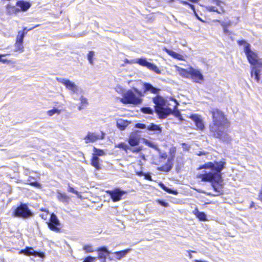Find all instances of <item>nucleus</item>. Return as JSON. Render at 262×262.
<instances>
[{"label": "nucleus", "mask_w": 262, "mask_h": 262, "mask_svg": "<svg viewBox=\"0 0 262 262\" xmlns=\"http://www.w3.org/2000/svg\"><path fill=\"white\" fill-rule=\"evenodd\" d=\"M211 113L213 121L209 125V129L212 136L224 142H229L230 137L226 132L229 126L227 119L219 110H213Z\"/></svg>", "instance_id": "obj_1"}, {"label": "nucleus", "mask_w": 262, "mask_h": 262, "mask_svg": "<svg viewBox=\"0 0 262 262\" xmlns=\"http://www.w3.org/2000/svg\"><path fill=\"white\" fill-rule=\"evenodd\" d=\"M225 160H222L219 162L214 161L213 163L208 162L200 168V169L209 168L212 170L211 172L209 171L200 174L199 178L204 182H214V183L212 184V187L217 193H220L222 190L221 187L218 183L222 179L221 172L225 167Z\"/></svg>", "instance_id": "obj_2"}, {"label": "nucleus", "mask_w": 262, "mask_h": 262, "mask_svg": "<svg viewBox=\"0 0 262 262\" xmlns=\"http://www.w3.org/2000/svg\"><path fill=\"white\" fill-rule=\"evenodd\" d=\"M152 100L155 104V112L158 115L159 118H165L172 113L171 108L165 107L166 100L162 97L158 95L153 98Z\"/></svg>", "instance_id": "obj_3"}, {"label": "nucleus", "mask_w": 262, "mask_h": 262, "mask_svg": "<svg viewBox=\"0 0 262 262\" xmlns=\"http://www.w3.org/2000/svg\"><path fill=\"white\" fill-rule=\"evenodd\" d=\"M40 216L45 220H48L47 223L51 230L56 232L60 231L61 224L55 214H41Z\"/></svg>", "instance_id": "obj_4"}, {"label": "nucleus", "mask_w": 262, "mask_h": 262, "mask_svg": "<svg viewBox=\"0 0 262 262\" xmlns=\"http://www.w3.org/2000/svg\"><path fill=\"white\" fill-rule=\"evenodd\" d=\"M120 101L123 104L137 105L141 103L142 99L137 97L132 90H128L123 93Z\"/></svg>", "instance_id": "obj_5"}, {"label": "nucleus", "mask_w": 262, "mask_h": 262, "mask_svg": "<svg viewBox=\"0 0 262 262\" xmlns=\"http://www.w3.org/2000/svg\"><path fill=\"white\" fill-rule=\"evenodd\" d=\"M57 81L64 85L67 89L71 91V94L74 99H77L74 96V94H78L81 89L73 82L65 78H57Z\"/></svg>", "instance_id": "obj_6"}, {"label": "nucleus", "mask_w": 262, "mask_h": 262, "mask_svg": "<svg viewBox=\"0 0 262 262\" xmlns=\"http://www.w3.org/2000/svg\"><path fill=\"white\" fill-rule=\"evenodd\" d=\"M244 52L250 63L253 67H256L258 64L257 56L255 53L251 50L250 44H246V47L244 48Z\"/></svg>", "instance_id": "obj_7"}, {"label": "nucleus", "mask_w": 262, "mask_h": 262, "mask_svg": "<svg viewBox=\"0 0 262 262\" xmlns=\"http://www.w3.org/2000/svg\"><path fill=\"white\" fill-rule=\"evenodd\" d=\"M136 63L140 65L147 68L149 70L155 72L158 74L161 73V71L155 64L148 62L146 58H141L137 59Z\"/></svg>", "instance_id": "obj_8"}, {"label": "nucleus", "mask_w": 262, "mask_h": 262, "mask_svg": "<svg viewBox=\"0 0 262 262\" xmlns=\"http://www.w3.org/2000/svg\"><path fill=\"white\" fill-rule=\"evenodd\" d=\"M106 192L111 196L113 202L120 201L123 195L126 193L125 191L121 190L119 188H116L113 190H107Z\"/></svg>", "instance_id": "obj_9"}, {"label": "nucleus", "mask_w": 262, "mask_h": 262, "mask_svg": "<svg viewBox=\"0 0 262 262\" xmlns=\"http://www.w3.org/2000/svg\"><path fill=\"white\" fill-rule=\"evenodd\" d=\"M19 254H23L27 256L33 255L35 257H39L43 258L45 254L43 252L35 251L32 247H27L25 249L21 250Z\"/></svg>", "instance_id": "obj_10"}, {"label": "nucleus", "mask_w": 262, "mask_h": 262, "mask_svg": "<svg viewBox=\"0 0 262 262\" xmlns=\"http://www.w3.org/2000/svg\"><path fill=\"white\" fill-rule=\"evenodd\" d=\"M102 135L100 136L95 133L88 132L87 135L84 138L85 143L94 142L98 140L103 139L104 138V134L101 132Z\"/></svg>", "instance_id": "obj_11"}, {"label": "nucleus", "mask_w": 262, "mask_h": 262, "mask_svg": "<svg viewBox=\"0 0 262 262\" xmlns=\"http://www.w3.org/2000/svg\"><path fill=\"white\" fill-rule=\"evenodd\" d=\"M189 74L191 78L195 82H200V81L204 79L203 75L198 70L191 68L189 69Z\"/></svg>", "instance_id": "obj_12"}, {"label": "nucleus", "mask_w": 262, "mask_h": 262, "mask_svg": "<svg viewBox=\"0 0 262 262\" xmlns=\"http://www.w3.org/2000/svg\"><path fill=\"white\" fill-rule=\"evenodd\" d=\"M190 118L194 122L195 126L198 129L202 130L204 129V123L200 115L193 114L190 116Z\"/></svg>", "instance_id": "obj_13"}, {"label": "nucleus", "mask_w": 262, "mask_h": 262, "mask_svg": "<svg viewBox=\"0 0 262 262\" xmlns=\"http://www.w3.org/2000/svg\"><path fill=\"white\" fill-rule=\"evenodd\" d=\"M140 137L137 133H133L128 139V143L131 146L138 145L140 142Z\"/></svg>", "instance_id": "obj_14"}, {"label": "nucleus", "mask_w": 262, "mask_h": 262, "mask_svg": "<svg viewBox=\"0 0 262 262\" xmlns=\"http://www.w3.org/2000/svg\"><path fill=\"white\" fill-rule=\"evenodd\" d=\"M97 251L98 252V258H106L111 252L108 250L106 247H101L99 248Z\"/></svg>", "instance_id": "obj_15"}, {"label": "nucleus", "mask_w": 262, "mask_h": 262, "mask_svg": "<svg viewBox=\"0 0 262 262\" xmlns=\"http://www.w3.org/2000/svg\"><path fill=\"white\" fill-rule=\"evenodd\" d=\"M143 85L144 93L149 91L153 94H158L160 90L159 89L153 86L152 85L149 83H144Z\"/></svg>", "instance_id": "obj_16"}, {"label": "nucleus", "mask_w": 262, "mask_h": 262, "mask_svg": "<svg viewBox=\"0 0 262 262\" xmlns=\"http://www.w3.org/2000/svg\"><path fill=\"white\" fill-rule=\"evenodd\" d=\"M13 213H32L29 209L28 206L26 204L21 203L17 207L13 212Z\"/></svg>", "instance_id": "obj_17"}, {"label": "nucleus", "mask_w": 262, "mask_h": 262, "mask_svg": "<svg viewBox=\"0 0 262 262\" xmlns=\"http://www.w3.org/2000/svg\"><path fill=\"white\" fill-rule=\"evenodd\" d=\"M57 199L64 204H68L70 201V198L65 193L57 192Z\"/></svg>", "instance_id": "obj_18"}, {"label": "nucleus", "mask_w": 262, "mask_h": 262, "mask_svg": "<svg viewBox=\"0 0 262 262\" xmlns=\"http://www.w3.org/2000/svg\"><path fill=\"white\" fill-rule=\"evenodd\" d=\"M16 5L20 7V11H26L31 7V4L29 2L24 1H19L16 3Z\"/></svg>", "instance_id": "obj_19"}, {"label": "nucleus", "mask_w": 262, "mask_h": 262, "mask_svg": "<svg viewBox=\"0 0 262 262\" xmlns=\"http://www.w3.org/2000/svg\"><path fill=\"white\" fill-rule=\"evenodd\" d=\"M130 251V249H127L122 251L115 252L112 254L115 255L116 259L120 260L124 257Z\"/></svg>", "instance_id": "obj_20"}, {"label": "nucleus", "mask_w": 262, "mask_h": 262, "mask_svg": "<svg viewBox=\"0 0 262 262\" xmlns=\"http://www.w3.org/2000/svg\"><path fill=\"white\" fill-rule=\"evenodd\" d=\"M164 51H165L168 55L176 59H178L180 60L183 59V56L182 55L179 54L171 50L165 48L164 49Z\"/></svg>", "instance_id": "obj_21"}, {"label": "nucleus", "mask_w": 262, "mask_h": 262, "mask_svg": "<svg viewBox=\"0 0 262 262\" xmlns=\"http://www.w3.org/2000/svg\"><path fill=\"white\" fill-rule=\"evenodd\" d=\"M129 123L127 121L120 119L117 120L116 125L119 129L123 130L128 125Z\"/></svg>", "instance_id": "obj_22"}, {"label": "nucleus", "mask_w": 262, "mask_h": 262, "mask_svg": "<svg viewBox=\"0 0 262 262\" xmlns=\"http://www.w3.org/2000/svg\"><path fill=\"white\" fill-rule=\"evenodd\" d=\"M7 13L8 14H17L20 12V9L15 6H12L10 4L7 5L6 7Z\"/></svg>", "instance_id": "obj_23"}, {"label": "nucleus", "mask_w": 262, "mask_h": 262, "mask_svg": "<svg viewBox=\"0 0 262 262\" xmlns=\"http://www.w3.org/2000/svg\"><path fill=\"white\" fill-rule=\"evenodd\" d=\"M147 129L150 131H154L157 134H160L162 132V128L160 126L151 123L147 127Z\"/></svg>", "instance_id": "obj_24"}, {"label": "nucleus", "mask_w": 262, "mask_h": 262, "mask_svg": "<svg viewBox=\"0 0 262 262\" xmlns=\"http://www.w3.org/2000/svg\"><path fill=\"white\" fill-rule=\"evenodd\" d=\"M100 159L96 155H94L92 159L91 164L94 166L97 170L101 169V167L99 164Z\"/></svg>", "instance_id": "obj_25"}, {"label": "nucleus", "mask_w": 262, "mask_h": 262, "mask_svg": "<svg viewBox=\"0 0 262 262\" xmlns=\"http://www.w3.org/2000/svg\"><path fill=\"white\" fill-rule=\"evenodd\" d=\"M254 75L255 79L258 82L260 80V70L256 69V67H252L251 71V76Z\"/></svg>", "instance_id": "obj_26"}, {"label": "nucleus", "mask_w": 262, "mask_h": 262, "mask_svg": "<svg viewBox=\"0 0 262 262\" xmlns=\"http://www.w3.org/2000/svg\"><path fill=\"white\" fill-rule=\"evenodd\" d=\"M33 214H12V216L13 217H18L25 220L32 216Z\"/></svg>", "instance_id": "obj_27"}, {"label": "nucleus", "mask_w": 262, "mask_h": 262, "mask_svg": "<svg viewBox=\"0 0 262 262\" xmlns=\"http://www.w3.org/2000/svg\"><path fill=\"white\" fill-rule=\"evenodd\" d=\"M172 165L171 164H168L166 163L163 166L159 168V170L163 171L168 172L172 168Z\"/></svg>", "instance_id": "obj_28"}, {"label": "nucleus", "mask_w": 262, "mask_h": 262, "mask_svg": "<svg viewBox=\"0 0 262 262\" xmlns=\"http://www.w3.org/2000/svg\"><path fill=\"white\" fill-rule=\"evenodd\" d=\"M144 143L146 145L148 146L149 147H151L157 151H160V149L159 148L157 145L155 144L154 142H151L149 140H146L144 141Z\"/></svg>", "instance_id": "obj_29"}, {"label": "nucleus", "mask_w": 262, "mask_h": 262, "mask_svg": "<svg viewBox=\"0 0 262 262\" xmlns=\"http://www.w3.org/2000/svg\"><path fill=\"white\" fill-rule=\"evenodd\" d=\"M178 71L180 74L183 77L188 78L190 76L189 70L187 71L186 70H185L184 69L179 68Z\"/></svg>", "instance_id": "obj_30"}, {"label": "nucleus", "mask_w": 262, "mask_h": 262, "mask_svg": "<svg viewBox=\"0 0 262 262\" xmlns=\"http://www.w3.org/2000/svg\"><path fill=\"white\" fill-rule=\"evenodd\" d=\"M115 147L116 148H121V149L124 150L126 152H127L128 148H129V146L123 142L120 143L118 144H115Z\"/></svg>", "instance_id": "obj_31"}, {"label": "nucleus", "mask_w": 262, "mask_h": 262, "mask_svg": "<svg viewBox=\"0 0 262 262\" xmlns=\"http://www.w3.org/2000/svg\"><path fill=\"white\" fill-rule=\"evenodd\" d=\"M23 42L16 41L15 43V51H20L23 52L24 51V47L23 45Z\"/></svg>", "instance_id": "obj_32"}, {"label": "nucleus", "mask_w": 262, "mask_h": 262, "mask_svg": "<svg viewBox=\"0 0 262 262\" xmlns=\"http://www.w3.org/2000/svg\"><path fill=\"white\" fill-rule=\"evenodd\" d=\"M174 102L175 103V105L173 107V109L172 110V114H174L175 116L179 117L180 116V112L177 110V106L178 105V103L176 101V100H174Z\"/></svg>", "instance_id": "obj_33"}, {"label": "nucleus", "mask_w": 262, "mask_h": 262, "mask_svg": "<svg viewBox=\"0 0 262 262\" xmlns=\"http://www.w3.org/2000/svg\"><path fill=\"white\" fill-rule=\"evenodd\" d=\"M95 55V52L93 51H89L88 54V59L91 64H93V57Z\"/></svg>", "instance_id": "obj_34"}, {"label": "nucleus", "mask_w": 262, "mask_h": 262, "mask_svg": "<svg viewBox=\"0 0 262 262\" xmlns=\"http://www.w3.org/2000/svg\"><path fill=\"white\" fill-rule=\"evenodd\" d=\"M60 113V111L55 107L47 112V114L49 116H52L55 114H59Z\"/></svg>", "instance_id": "obj_35"}, {"label": "nucleus", "mask_w": 262, "mask_h": 262, "mask_svg": "<svg viewBox=\"0 0 262 262\" xmlns=\"http://www.w3.org/2000/svg\"><path fill=\"white\" fill-rule=\"evenodd\" d=\"M33 179L32 177H29L27 180L28 184H29L31 186H35L36 187H39L40 186V184L37 182H32L31 180Z\"/></svg>", "instance_id": "obj_36"}, {"label": "nucleus", "mask_w": 262, "mask_h": 262, "mask_svg": "<svg viewBox=\"0 0 262 262\" xmlns=\"http://www.w3.org/2000/svg\"><path fill=\"white\" fill-rule=\"evenodd\" d=\"M196 217L201 221H207L206 214H194Z\"/></svg>", "instance_id": "obj_37"}, {"label": "nucleus", "mask_w": 262, "mask_h": 262, "mask_svg": "<svg viewBox=\"0 0 262 262\" xmlns=\"http://www.w3.org/2000/svg\"><path fill=\"white\" fill-rule=\"evenodd\" d=\"M160 187L161 188H162L164 190H165V191L169 193H173L174 194V191L172 190L171 189L167 187L164 184L161 183L160 184H159Z\"/></svg>", "instance_id": "obj_38"}, {"label": "nucleus", "mask_w": 262, "mask_h": 262, "mask_svg": "<svg viewBox=\"0 0 262 262\" xmlns=\"http://www.w3.org/2000/svg\"><path fill=\"white\" fill-rule=\"evenodd\" d=\"M141 111L144 114H152L153 110L150 107H144L141 108Z\"/></svg>", "instance_id": "obj_39"}, {"label": "nucleus", "mask_w": 262, "mask_h": 262, "mask_svg": "<svg viewBox=\"0 0 262 262\" xmlns=\"http://www.w3.org/2000/svg\"><path fill=\"white\" fill-rule=\"evenodd\" d=\"M68 191L75 194L78 198H80L81 197V194L77 191L75 190L74 188L69 185Z\"/></svg>", "instance_id": "obj_40"}, {"label": "nucleus", "mask_w": 262, "mask_h": 262, "mask_svg": "<svg viewBox=\"0 0 262 262\" xmlns=\"http://www.w3.org/2000/svg\"><path fill=\"white\" fill-rule=\"evenodd\" d=\"M221 25L223 28V31L225 34L230 35L231 32L227 29V27L229 26V24H226L225 23H222Z\"/></svg>", "instance_id": "obj_41"}, {"label": "nucleus", "mask_w": 262, "mask_h": 262, "mask_svg": "<svg viewBox=\"0 0 262 262\" xmlns=\"http://www.w3.org/2000/svg\"><path fill=\"white\" fill-rule=\"evenodd\" d=\"M40 25L38 24V25H35L34 27H32L29 29H27V28L26 27H24V29H23V31L22 32L20 31V33L21 34H23L24 36H25V35L27 33L28 31H31L33 29L36 28V27H38V26H39Z\"/></svg>", "instance_id": "obj_42"}, {"label": "nucleus", "mask_w": 262, "mask_h": 262, "mask_svg": "<svg viewBox=\"0 0 262 262\" xmlns=\"http://www.w3.org/2000/svg\"><path fill=\"white\" fill-rule=\"evenodd\" d=\"M25 36L23 34L20 33V31L18 32V35L16 37V41L18 42H23L24 38Z\"/></svg>", "instance_id": "obj_43"}, {"label": "nucleus", "mask_w": 262, "mask_h": 262, "mask_svg": "<svg viewBox=\"0 0 262 262\" xmlns=\"http://www.w3.org/2000/svg\"><path fill=\"white\" fill-rule=\"evenodd\" d=\"M206 9L209 11L216 12L218 13H221V11H218L215 7L208 6L206 7Z\"/></svg>", "instance_id": "obj_44"}, {"label": "nucleus", "mask_w": 262, "mask_h": 262, "mask_svg": "<svg viewBox=\"0 0 262 262\" xmlns=\"http://www.w3.org/2000/svg\"><path fill=\"white\" fill-rule=\"evenodd\" d=\"M80 100L81 102V105L86 106L88 104V100L87 99L84 98L83 96H81L80 98Z\"/></svg>", "instance_id": "obj_45"}, {"label": "nucleus", "mask_w": 262, "mask_h": 262, "mask_svg": "<svg viewBox=\"0 0 262 262\" xmlns=\"http://www.w3.org/2000/svg\"><path fill=\"white\" fill-rule=\"evenodd\" d=\"M97 259L96 257H92L91 256H89L86 257L82 262H93Z\"/></svg>", "instance_id": "obj_46"}, {"label": "nucleus", "mask_w": 262, "mask_h": 262, "mask_svg": "<svg viewBox=\"0 0 262 262\" xmlns=\"http://www.w3.org/2000/svg\"><path fill=\"white\" fill-rule=\"evenodd\" d=\"M83 250L86 252V253H90L93 251H94L93 248L90 245H86L83 247Z\"/></svg>", "instance_id": "obj_47"}, {"label": "nucleus", "mask_w": 262, "mask_h": 262, "mask_svg": "<svg viewBox=\"0 0 262 262\" xmlns=\"http://www.w3.org/2000/svg\"><path fill=\"white\" fill-rule=\"evenodd\" d=\"M94 149L96 155L98 156H102L104 154V152L101 149H98L95 147H94Z\"/></svg>", "instance_id": "obj_48"}, {"label": "nucleus", "mask_w": 262, "mask_h": 262, "mask_svg": "<svg viewBox=\"0 0 262 262\" xmlns=\"http://www.w3.org/2000/svg\"><path fill=\"white\" fill-rule=\"evenodd\" d=\"M135 127L138 128L145 129L147 128L145 124L142 123H137L135 125Z\"/></svg>", "instance_id": "obj_49"}, {"label": "nucleus", "mask_w": 262, "mask_h": 262, "mask_svg": "<svg viewBox=\"0 0 262 262\" xmlns=\"http://www.w3.org/2000/svg\"><path fill=\"white\" fill-rule=\"evenodd\" d=\"M128 150L132 151L134 153H138L141 151V149L140 147L134 148L129 147V148H128Z\"/></svg>", "instance_id": "obj_50"}, {"label": "nucleus", "mask_w": 262, "mask_h": 262, "mask_svg": "<svg viewBox=\"0 0 262 262\" xmlns=\"http://www.w3.org/2000/svg\"><path fill=\"white\" fill-rule=\"evenodd\" d=\"M159 152V156L162 159H165L167 158V154L166 152H162L161 151V150H160V151H158Z\"/></svg>", "instance_id": "obj_51"}, {"label": "nucleus", "mask_w": 262, "mask_h": 262, "mask_svg": "<svg viewBox=\"0 0 262 262\" xmlns=\"http://www.w3.org/2000/svg\"><path fill=\"white\" fill-rule=\"evenodd\" d=\"M179 2L184 5H188L192 10H194V6L192 5L189 4L188 2L183 1H179Z\"/></svg>", "instance_id": "obj_52"}, {"label": "nucleus", "mask_w": 262, "mask_h": 262, "mask_svg": "<svg viewBox=\"0 0 262 262\" xmlns=\"http://www.w3.org/2000/svg\"><path fill=\"white\" fill-rule=\"evenodd\" d=\"M174 158V155L171 156L170 157L168 158L167 163L168 164H171V165L173 166L172 162L173 161Z\"/></svg>", "instance_id": "obj_53"}, {"label": "nucleus", "mask_w": 262, "mask_h": 262, "mask_svg": "<svg viewBox=\"0 0 262 262\" xmlns=\"http://www.w3.org/2000/svg\"><path fill=\"white\" fill-rule=\"evenodd\" d=\"M182 145L184 150H189L190 148V146L186 143H182Z\"/></svg>", "instance_id": "obj_54"}, {"label": "nucleus", "mask_w": 262, "mask_h": 262, "mask_svg": "<svg viewBox=\"0 0 262 262\" xmlns=\"http://www.w3.org/2000/svg\"><path fill=\"white\" fill-rule=\"evenodd\" d=\"M238 42V44L240 46H242V45H244V47H246V44H249L248 43H247L245 40H238L237 41Z\"/></svg>", "instance_id": "obj_55"}, {"label": "nucleus", "mask_w": 262, "mask_h": 262, "mask_svg": "<svg viewBox=\"0 0 262 262\" xmlns=\"http://www.w3.org/2000/svg\"><path fill=\"white\" fill-rule=\"evenodd\" d=\"M176 151V148L173 147L170 149L169 152H170L171 156H172V155L174 156Z\"/></svg>", "instance_id": "obj_56"}, {"label": "nucleus", "mask_w": 262, "mask_h": 262, "mask_svg": "<svg viewBox=\"0 0 262 262\" xmlns=\"http://www.w3.org/2000/svg\"><path fill=\"white\" fill-rule=\"evenodd\" d=\"M134 91L136 93H137L138 94H139L140 96H143V95L142 94L141 92H140L137 89L135 88Z\"/></svg>", "instance_id": "obj_57"}, {"label": "nucleus", "mask_w": 262, "mask_h": 262, "mask_svg": "<svg viewBox=\"0 0 262 262\" xmlns=\"http://www.w3.org/2000/svg\"><path fill=\"white\" fill-rule=\"evenodd\" d=\"M134 91L136 93H137L138 94H139L140 96H143V95L142 94L141 92H140L137 89L135 88Z\"/></svg>", "instance_id": "obj_58"}, {"label": "nucleus", "mask_w": 262, "mask_h": 262, "mask_svg": "<svg viewBox=\"0 0 262 262\" xmlns=\"http://www.w3.org/2000/svg\"><path fill=\"white\" fill-rule=\"evenodd\" d=\"M188 252L189 253L188 256L190 258H192V256L191 254V253H195V252L194 251L190 250V251H188Z\"/></svg>", "instance_id": "obj_59"}, {"label": "nucleus", "mask_w": 262, "mask_h": 262, "mask_svg": "<svg viewBox=\"0 0 262 262\" xmlns=\"http://www.w3.org/2000/svg\"><path fill=\"white\" fill-rule=\"evenodd\" d=\"M7 59H2V57H1V59H0V62H2L4 63H6L7 62Z\"/></svg>", "instance_id": "obj_60"}, {"label": "nucleus", "mask_w": 262, "mask_h": 262, "mask_svg": "<svg viewBox=\"0 0 262 262\" xmlns=\"http://www.w3.org/2000/svg\"><path fill=\"white\" fill-rule=\"evenodd\" d=\"M160 204L163 206H166L167 203L163 201H160Z\"/></svg>", "instance_id": "obj_61"}, {"label": "nucleus", "mask_w": 262, "mask_h": 262, "mask_svg": "<svg viewBox=\"0 0 262 262\" xmlns=\"http://www.w3.org/2000/svg\"><path fill=\"white\" fill-rule=\"evenodd\" d=\"M106 258H98L101 262H106Z\"/></svg>", "instance_id": "obj_62"}, {"label": "nucleus", "mask_w": 262, "mask_h": 262, "mask_svg": "<svg viewBox=\"0 0 262 262\" xmlns=\"http://www.w3.org/2000/svg\"><path fill=\"white\" fill-rule=\"evenodd\" d=\"M84 107V106L82 105H80L79 107H78V110L79 111H81L82 110V109H83Z\"/></svg>", "instance_id": "obj_63"}, {"label": "nucleus", "mask_w": 262, "mask_h": 262, "mask_svg": "<svg viewBox=\"0 0 262 262\" xmlns=\"http://www.w3.org/2000/svg\"><path fill=\"white\" fill-rule=\"evenodd\" d=\"M194 261L195 262H207L206 261H203V260H197V259L194 260Z\"/></svg>", "instance_id": "obj_64"}]
</instances>
